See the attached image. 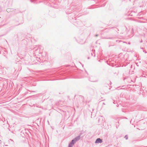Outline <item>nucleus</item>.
<instances>
[{"label": "nucleus", "instance_id": "1", "mask_svg": "<svg viewBox=\"0 0 147 147\" xmlns=\"http://www.w3.org/2000/svg\"><path fill=\"white\" fill-rule=\"evenodd\" d=\"M102 142V140L100 138H98L95 141V143H101Z\"/></svg>", "mask_w": 147, "mask_h": 147}, {"label": "nucleus", "instance_id": "2", "mask_svg": "<svg viewBox=\"0 0 147 147\" xmlns=\"http://www.w3.org/2000/svg\"><path fill=\"white\" fill-rule=\"evenodd\" d=\"M74 141V140H73L71 142V143L69 145V146H70V145L72 146L73 144H74V143L73 142Z\"/></svg>", "mask_w": 147, "mask_h": 147}]
</instances>
